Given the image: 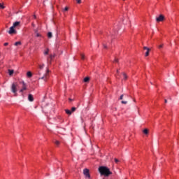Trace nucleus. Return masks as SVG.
<instances>
[{
  "label": "nucleus",
  "instance_id": "1",
  "mask_svg": "<svg viewBox=\"0 0 179 179\" xmlns=\"http://www.w3.org/2000/svg\"><path fill=\"white\" fill-rule=\"evenodd\" d=\"M98 170L101 176H104V177H110V176L113 174V172H111V171H110V169H108V167L107 166H99Z\"/></svg>",
  "mask_w": 179,
  "mask_h": 179
},
{
  "label": "nucleus",
  "instance_id": "2",
  "mask_svg": "<svg viewBox=\"0 0 179 179\" xmlns=\"http://www.w3.org/2000/svg\"><path fill=\"white\" fill-rule=\"evenodd\" d=\"M20 26V22L17 21L13 24V26L10 27V29L7 31L8 34H16L17 31H16V27H19Z\"/></svg>",
  "mask_w": 179,
  "mask_h": 179
},
{
  "label": "nucleus",
  "instance_id": "3",
  "mask_svg": "<svg viewBox=\"0 0 179 179\" xmlns=\"http://www.w3.org/2000/svg\"><path fill=\"white\" fill-rule=\"evenodd\" d=\"M50 70L47 69L45 74L39 79H43L44 82H47L49 78Z\"/></svg>",
  "mask_w": 179,
  "mask_h": 179
},
{
  "label": "nucleus",
  "instance_id": "4",
  "mask_svg": "<svg viewBox=\"0 0 179 179\" xmlns=\"http://www.w3.org/2000/svg\"><path fill=\"white\" fill-rule=\"evenodd\" d=\"M16 87H17V85L15 83H13L11 86V92H13L15 96L17 94L16 92H17Z\"/></svg>",
  "mask_w": 179,
  "mask_h": 179
},
{
  "label": "nucleus",
  "instance_id": "5",
  "mask_svg": "<svg viewBox=\"0 0 179 179\" xmlns=\"http://www.w3.org/2000/svg\"><path fill=\"white\" fill-rule=\"evenodd\" d=\"M83 174L86 177V178L90 179V173H89V169H85L83 170Z\"/></svg>",
  "mask_w": 179,
  "mask_h": 179
},
{
  "label": "nucleus",
  "instance_id": "6",
  "mask_svg": "<svg viewBox=\"0 0 179 179\" xmlns=\"http://www.w3.org/2000/svg\"><path fill=\"white\" fill-rule=\"evenodd\" d=\"M163 20H164V15H160L158 17L156 18V22H157V23L163 22Z\"/></svg>",
  "mask_w": 179,
  "mask_h": 179
},
{
  "label": "nucleus",
  "instance_id": "7",
  "mask_svg": "<svg viewBox=\"0 0 179 179\" xmlns=\"http://www.w3.org/2000/svg\"><path fill=\"white\" fill-rule=\"evenodd\" d=\"M143 50H146L145 57H148L150 49L146 46H144Z\"/></svg>",
  "mask_w": 179,
  "mask_h": 179
},
{
  "label": "nucleus",
  "instance_id": "8",
  "mask_svg": "<svg viewBox=\"0 0 179 179\" xmlns=\"http://www.w3.org/2000/svg\"><path fill=\"white\" fill-rule=\"evenodd\" d=\"M27 87H26V83L24 82H22V88L20 90V93H22L24 90H26Z\"/></svg>",
  "mask_w": 179,
  "mask_h": 179
},
{
  "label": "nucleus",
  "instance_id": "9",
  "mask_svg": "<svg viewBox=\"0 0 179 179\" xmlns=\"http://www.w3.org/2000/svg\"><path fill=\"white\" fill-rule=\"evenodd\" d=\"M28 100L29 101H34V98H33V95H31V94L28 95Z\"/></svg>",
  "mask_w": 179,
  "mask_h": 179
},
{
  "label": "nucleus",
  "instance_id": "10",
  "mask_svg": "<svg viewBox=\"0 0 179 179\" xmlns=\"http://www.w3.org/2000/svg\"><path fill=\"white\" fill-rule=\"evenodd\" d=\"M65 113H67L68 115H71L72 114V111L69 110V109H66Z\"/></svg>",
  "mask_w": 179,
  "mask_h": 179
},
{
  "label": "nucleus",
  "instance_id": "11",
  "mask_svg": "<svg viewBox=\"0 0 179 179\" xmlns=\"http://www.w3.org/2000/svg\"><path fill=\"white\" fill-rule=\"evenodd\" d=\"M14 72H15V71L8 69V74L10 75V76H12V75H13Z\"/></svg>",
  "mask_w": 179,
  "mask_h": 179
},
{
  "label": "nucleus",
  "instance_id": "12",
  "mask_svg": "<svg viewBox=\"0 0 179 179\" xmlns=\"http://www.w3.org/2000/svg\"><path fill=\"white\" fill-rule=\"evenodd\" d=\"M27 76H28V78H31V76H33V74L31 73V72L28 71L27 73Z\"/></svg>",
  "mask_w": 179,
  "mask_h": 179
},
{
  "label": "nucleus",
  "instance_id": "13",
  "mask_svg": "<svg viewBox=\"0 0 179 179\" xmlns=\"http://www.w3.org/2000/svg\"><path fill=\"white\" fill-rule=\"evenodd\" d=\"M143 134H145V135H148V134H149V130L148 129H145L143 131Z\"/></svg>",
  "mask_w": 179,
  "mask_h": 179
},
{
  "label": "nucleus",
  "instance_id": "14",
  "mask_svg": "<svg viewBox=\"0 0 179 179\" xmlns=\"http://www.w3.org/2000/svg\"><path fill=\"white\" fill-rule=\"evenodd\" d=\"M48 38H52V32H48Z\"/></svg>",
  "mask_w": 179,
  "mask_h": 179
},
{
  "label": "nucleus",
  "instance_id": "15",
  "mask_svg": "<svg viewBox=\"0 0 179 179\" xmlns=\"http://www.w3.org/2000/svg\"><path fill=\"white\" fill-rule=\"evenodd\" d=\"M89 80H90V78H89V77H85V78H84V82H85V83L89 82Z\"/></svg>",
  "mask_w": 179,
  "mask_h": 179
},
{
  "label": "nucleus",
  "instance_id": "16",
  "mask_svg": "<svg viewBox=\"0 0 179 179\" xmlns=\"http://www.w3.org/2000/svg\"><path fill=\"white\" fill-rule=\"evenodd\" d=\"M14 45H16V46L17 45H22V42H20V41L15 42Z\"/></svg>",
  "mask_w": 179,
  "mask_h": 179
},
{
  "label": "nucleus",
  "instance_id": "17",
  "mask_svg": "<svg viewBox=\"0 0 179 179\" xmlns=\"http://www.w3.org/2000/svg\"><path fill=\"white\" fill-rule=\"evenodd\" d=\"M122 75L124 76V80H127V79H128V76H127V74L125 73H123Z\"/></svg>",
  "mask_w": 179,
  "mask_h": 179
},
{
  "label": "nucleus",
  "instance_id": "18",
  "mask_svg": "<svg viewBox=\"0 0 179 179\" xmlns=\"http://www.w3.org/2000/svg\"><path fill=\"white\" fill-rule=\"evenodd\" d=\"M49 58H50V59H54V58H55V55H50V57H49Z\"/></svg>",
  "mask_w": 179,
  "mask_h": 179
},
{
  "label": "nucleus",
  "instance_id": "19",
  "mask_svg": "<svg viewBox=\"0 0 179 179\" xmlns=\"http://www.w3.org/2000/svg\"><path fill=\"white\" fill-rule=\"evenodd\" d=\"M49 50L47 49L46 51L44 52V55H48Z\"/></svg>",
  "mask_w": 179,
  "mask_h": 179
},
{
  "label": "nucleus",
  "instance_id": "20",
  "mask_svg": "<svg viewBox=\"0 0 179 179\" xmlns=\"http://www.w3.org/2000/svg\"><path fill=\"white\" fill-rule=\"evenodd\" d=\"M0 9H5V6L0 3Z\"/></svg>",
  "mask_w": 179,
  "mask_h": 179
},
{
  "label": "nucleus",
  "instance_id": "21",
  "mask_svg": "<svg viewBox=\"0 0 179 179\" xmlns=\"http://www.w3.org/2000/svg\"><path fill=\"white\" fill-rule=\"evenodd\" d=\"M76 111V108L75 107L71 108V113Z\"/></svg>",
  "mask_w": 179,
  "mask_h": 179
},
{
  "label": "nucleus",
  "instance_id": "22",
  "mask_svg": "<svg viewBox=\"0 0 179 179\" xmlns=\"http://www.w3.org/2000/svg\"><path fill=\"white\" fill-rule=\"evenodd\" d=\"M55 145H56L57 146H59V141H55Z\"/></svg>",
  "mask_w": 179,
  "mask_h": 179
},
{
  "label": "nucleus",
  "instance_id": "23",
  "mask_svg": "<svg viewBox=\"0 0 179 179\" xmlns=\"http://www.w3.org/2000/svg\"><path fill=\"white\" fill-rule=\"evenodd\" d=\"M121 103H122V104H127L128 101H122Z\"/></svg>",
  "mask_w": 179,
  "mask_h": 179
},
{
  "label": "nucleus",
  "instance_id": "24",
  "mask_svg": "<svg viewBox=\"0 0 179 179\" xmlns=\"http://www.w3.org/2000/svg\"><path fill=\"white\" fill-rule=\"evenodd\" d=\"M38 66L40 69H43V68H44V64L39 65Z\"/></svg>",
  "mask_w": 179,
  "mask_h": 179
},
{
  "label": "nucleus",
  "instance_id": "25",
  "mask_svg": "<svg viewBox=\"0 0 179 179\" xmlns=\"http://www.w3.org/2000/svg\"><path fill=\"white\" fill-rule=\"evenodd\" d=\"M81 55V59H85V55H83V54H81L80 55Z\"/></svg>",
  "mask_w": 179,
  "mask_h": 179
},
{
  "label": "nucleus",
  "instance_id": "26",
  "mask_svg": "<svg viewBox=\"0 0 179 179\" xmlns=\"http://www.w3.org/2000/svg\"><path fill=\"white\" fill-rule=\"evenodd\" d=\"M115 162L120 163V160H118V159H117V158H115Z\"/></svg>",
  "mask_w": 179,
  "mask_h": 179
},
{
  "label": "nucleus",
  "instance_id": "27",
  "mask_svg": "<svg viewBox=\"0 0 179 179\" xmlns=\"http://www.w3.org/2000/svg\"><path fill=\"white\" fill-rule=\"evenodd\" d=\"M36 37H41V34H38V33H36Z\"/></svg>",
  "mask_w": 179,
  "mask_h": 179
},
{
  "label": "nucleus",
  "instance_id": "28",
  "mask_svg": "<svg viewBox=\"0 0 179 179\" xmlns=\"http://www.w3.org/2000/svg\"><path fill=\"white\" fill-rule=\"evenodd\" d=\"M122 99H124V94H122L120 97V100H122Z\"/></svg>",
  "mask_w": 179,
  "mask_h": 179
},
{
  "label": "nucleus",
  "instance_id": "29",
  "mask_svg": "<svg viewBox=\"0 0 179 179\" xmlns=\"http://www.w3.org/2000/svg\"><path fill=\"white\" fill-rule=\"evenodd\" d=\"M68 9H69L68 7H66V8H64V11L66 12V11H68Z\"/></svg>",
  "mask_w": 179,
  "mask_h": 179
},
{
  "label": "nucleus",
  "instance_id": "30",
  "mask_svg": "<svg viewBox=\"0 0 179 179\" xmlns=\"http://www.w3.org/2000/svg\"><path fill=\"white\" fill-rule=\"evenodd\" d=\"M76 1H77V3H81V0H76Z\"/></svg>",
  "mask_w": 179,
  "mask_h": 179
},
{
  "label": "nucleus",
  "instance_id": "31",
  "mask_svg": "<svg viewBox=\"0 0 179 179\" xmlns=\"http://www.w3.org/2000/svg\"><path fill=\"white\" fill-rule=\"evenodd\" d=\"M34 32H35V34H36L37 33H38V30L34 29Z\"/></svg>",
  "mask_w": 179,
  "mask_h": 179
},
{
  "label": "nucleus",
  "instance_id": "32",
  "mask_svg": "<svg viewBox=\"0 0 179 179\" xmlns=\"http://www.w3.org/2000/svg\"><path fill=\"white\" fill-rule=\"evenodd\" d=\"M6 45H9V43H5L4 46L6 47Z\"/></svg>",
  "mask_w": 179,
  "mask_h": 179
},
{
  "label": "nucleus",
  "instance_id": "33",
  "mask_svg": "<svg viewBox=\"0 0 179 179\" xmlns=\"http://www.w3.org/2000/svg\"><path fill=\"white\" fill-rule=\"evenodd\" d=\"M115 31H117L118 28L117 27H115Z\"/></svg>",
  "mask_w": 179,
  "mask_h": 179
},
{
  "label": "nucleus",
  "instance_id": "34",
  "mask_svg": "<svg viewBox=\"0 0 179 179\" xmlns=\"http://www.w3.org/2000/svg\"><path fill=\"white\" fill-rule=\"evenodd\" d=\"M159 48H163V45H160L159 46Z\"/></svg>",
  "mask_w": 179,
  "mask_h": 179
},
{
  "label": "nucleus",
  "instance_id": "35",
  "mask_svg": "<svg viewBox=\"0 0 179 179\" xmlns=\"http://www.w3.org/2000/svg\"><path fill=\"white\" fill-rule=\"evenodd\" d=\"M115 62H118V59H115Z\"/></svg>",
  "mask_w": 179,
  "mask_h": 179
},
{
  "label": "nucleus",
  "instance_id": "36",
  "mask_svg": "<svg viewBox=\"0 0 179 179\" xmlns=\"http://www.w3.org/2000/svg\"><path fill=\"white\" fill-rule=\"evenodd\" d=\"M69 101H73V99H69Z\"/></svg>",
  "mask_w": 179,
  "mask_h": 179
},
{
  "label": "nucleus",
  "instance_id": "37",
  "mask_svg": "<svg viewBox=\"0 0 179 179\" xmlns=\"http://www.w3.org/2000/svg\"><path fill=\"white\" fill-rule=\"evenodd\" d=\"M33 27H36V25L34 24H32Z\"/></svg>",
  "mask_w": 179,
  "mask_h": 179
},
{
  "label": "nucleus",
  "instance_id": "38",
  "mask_svg": "<svg viewBox=\"0 0 179 179\" xmlns=\"http://www.w3.org/2000/svg\"><path fill=\"white\" fill-rule=\"evenodd\" d=\"M103 47H104L105 48H107V45H103Z\"/></svg>",
  "mask_w": 179,
  "mask_h": 179
},
{
  "label": "nucleus",
  "instance_id": "39",
  "mask_svg": "<svg viewBox=\"0 0 179 179\" xmlns=\"http://www.w3.org/2000/svg\"><path fill=\"white\" fill-rule=\"evenodd\" d=\"M164 101H165V103H167V99H165Z\"/></svg>",
  "mask_w": 179,
  "mask_h": 179
},
{
  "label": "nucleus",
  "instance_id": "40",
  "mask_svg": "<svg viewBox=\"0 0 179 179\" xmlns=\"http://www.w3.org/2000/svg\"><path fill=\"white\" fill-rule=\"evenodd\" d=\"M117 73H120V71L117 70Z\"/></svg>",
  "mask_w": 179,
  "mask_h": 179
},
{
  "label": "nucleus",
  "instance_id": "41",
  "mask_svg": "<svg viewBox=\"0 0 179 179\" xmlns=\"http://www.w3.org/2000/svg\"><path fill=\"white\" fill-rule=\"evenodd\" d=\"M116 78L118 79V76H116Z\"/></svg>",
  "mask_w": 179,
  "mask_h": 179
},
{
  "label": "nucleus",
  "instance_id": "42",
  "mask_svg": "<svg viewBox=\"0 0 179 179\" xmlns=\"http://www.w3.org/2000/svg\"><path fill=\"white\" fill-rule=\"evenodd\" d=\"M34 17L36 19V15H34Z\"/></svg>",
  "mask_w": 179,
  "mask_h": 179
},
{
  "label": "nucleus",
  "instance_id": "43",
  "mask_svg": "<svg viewBox=\"0 0 179 179\" xmlns=\"http://www.w3.org/2000/svg\"><path fill=\"white\" fill-rule=\"evenodd\" d=\"M103 179H105V178H103Z\"/></svg>",
  "mask_w": 179,
  "mask_h": 179
}]
</instances>
